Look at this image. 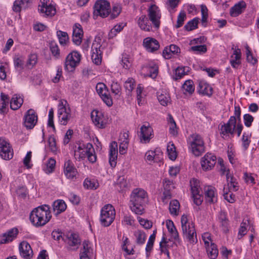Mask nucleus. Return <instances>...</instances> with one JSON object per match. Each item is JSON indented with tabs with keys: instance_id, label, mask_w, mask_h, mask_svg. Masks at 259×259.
<instances>
[{
	"instance_id": "a18cd8bd",
	"label": "nucleus",
	"mask_w": 259,
	"mask_h": 259,
	"mask_svg": "<svg viewBox=\"0 0 259 259\" xmlns=\"http://www.w3.org/2000/svg\"><path fill=\"white\" fill-rule=\"evenodd\" d=\"M169 209L171 215H177L180 209V203L177 200H172L170 202Z\"/></svg>"
},
{
	"instance_id": "ddd939ff",
	"label": "nucleus",
	"mask_w": 259,
	"mask_h": 259,
	"mask_svg": "<svg viewBox=\"0 0 259 259\" xmlns=\"http://www.w3.org/2000/svg\"><path fill=\"white\" fill-rule=\"evenodd\" d=\"M149 19L154 28L158 29L160 25L161 13L159 9L155 5H151L148 9Z\"/></svg>"
},
{
	"instance_id": "9b49d317",
	"label": "nucleus",
	"mask_w": 259,
	"mask_h": 259,
	"mask_svg": "<svg viewBox=\"0 0 259 259\" xmlns=\"http://www.w3.org/2000/svg\"><path fill=\"white\" fill-rule=\"evenodd\" d=\"M101 39L98 38H95L92 46L91 58L93 62L99 65L101 63L102 52L101 50Z\"/></svg>"
},
{
	"instance_id": "7ed1b4c3",
	"label": "nucleus",
	"mask_w": 259,
	"mask_h": 259,
	"mask_svg": "<svg viewBox=\"0 0 259 259\" xmlns=\"http://www.w3.org/2000/svg\"><path fill=\"white\" fill-rule=\"evenodd\" d=\"M74 156L78 161L84 159L87 156L89 161L91 163L96 162L97 159L94 147L90 143L86 144L77 143L74 149Z\"/></svg>"
},
{
	"instance_id": "338daca9",
	"label": "nucleus",
	"mask_w": 259,
	"mask_h": 259,
	"mask_svg": "<svg viewBox=\"0 0 259 259\" xmlns=\"http://www.w3.org/2000/svg\"><path fill=\"white\" fill-rule=\"evenodd\" d=\"M186 16V14L184 11H182L180 13L178 16L177 24L176 25L177 28H180L183 25Z\"/></svg>"
},
{
	"instance_id": "4468645a",
	"label": "nucleus",
	"mask_w": 259,
	"mask_h": 259,
	"mask_svg": "<svg viewBox=\"0 0 259 259\" xmlns=\"http://www.w3.org/2000/svg\"><path fill=\"white\" fill-rule=\"evenodd\" d=\"M91 118L94 125L98 128H104L108 123L107 116L101 111H93L91 113Z\"/></svg>"
},
{
	"instance_id": "a211bd4d",
	"label": "nucleus",
	"mask_w": 259,
	"mask_h": 259,
	"mask_svg": "<svg viewBox=\"0 0 259 259\" xmlns=\"http://www.w3.org/2000/svg\"><path fill=\"white\" fill-rule=\"evenodd\" d=\"M217 161L216 156L211 153H206L201 159V166L203 170H210L213 168Z\"/></svg>"
},
{
	"instance_id": "f3484780",
	"label": "nucleus",
	"mask_w": 259,
	"mask_h": 259,
	"mask_svg": "<svg viewBox=\"0 0 259 259\" xmlns=\"http://www.w3.org/2000/svg\"><path fill=\"white\" fill-rule=\"evenodd\" d=\"M96 91L103 101L109 107L112 106V99L110 96L106 85L102 82L98 83L96 87Z\"/></svg>"
},
{
	"instance_id": "f257e3e1",
	"label": "nucleus",
	"mask_w": 259,
	"mask_h": 259,
	"mask_svg": "<svg viewBox=\"0 0 259 259\" xmlns=\"http://www.w3.org/2000/svg\"><path fill=\"white\" fill-rule=\"evenodd\" d=\"M52 218L50 207L44 204L34 208L31 212L29 219L32 224L35 226H43L47 224Z\"/></svg>"
},
{
	"instance_id": "79ce46f5",
	"label": "nucleus",
	"mask_w": 259,
	"mask_h": 259,
	"mask_svg": "<svg viewBox=\"0 0 259 259\" xmlns=\"http://www.w3.org/2000/svg\"><path fill=\"white\" fill-rule=\"evenodd\" d=\"M57 35L61 45L64 46L68 44L69 37L67 32L58 30L57 31Z\"/></svg>"
},
{
	"instance_id": "a19ab883",
	"label": "nucleus",
	"mask_w": 259,
	"mask_h": 259,
	"mask_svg": "<svg viewBox=\"0 0 259 259\" xmlns=\"http://www.w3.org/2000/svg\"><path fill=\"white\" fill-rule=\"evenodd\" d=\"M182 88L185 94H192L195 90V87L192 80H187L183 84Z\"/></svg>"
},
{
	"instance_id": "9d476101",
	"label": "nucleus",
	"mask_w": 259,
	"mask_h": 259,
	"mask_svg": "<svg viewBox=\"0 0 259 259\" xmlns=\"http://www.w3.org/2000/svg\"><path fill=\"white\" fill-rule=\"evenodd\" d=\"M154 137V131L149 123L142 125L140 129L139 138L142 144H148Z\"/></svg>"
},
{
	"instance_id": "09e8293b",
	"label": "nucleus",
	"mask_w": 259,
	"mask_h": 259,
	"mask_svg": "<svg viewBox=\"0 0 259 259\" xmlns=\"http://www.w3.org/2000/svg\"><path fill=\"white\" fill-rule=\"evenodd\" d=\"M83 186L87 189H96L99 187V183L95 180H91L87 178L84 181Z\"/></svg>"
},
{
	"instance_id": "cd10ccee",
	"label": "nucleus",
	"mask_w": 259,
	"mask_h": 259,
	"mask_svg": "<svg viewBox=\"0 0 259 259\" xmlns=\"http://www.w3.org/2000/svg\"><path fill=\"white\" fill-rule=\"evenodd\" d=\"M93 254V249L91 243L88 241H84L80 252V259H91Z\"/></svg>"
},
{
	"instance_id": "f704fd0d",
	"label": "nucleus",
	"mask_w": 259,
	"mask_h": 259,
	"mask_svg": "<svg viewBox=\"0 0 259 259\" xmlns=\"http://www.w3.org/2000/svg\"><path fill=\"white\" fill-rule=\"evenodd\" d=\"M241 58V51L239 49H235L233 52V54L231 56L230 63L231 66L234 68H237L238 66L240 64Z\"/></svg>"
},
{
	"instance_id": "393cba45",
	"label": "nucleus",
	"mask_w": 259,
	"mask_h": 259,
	"mask_svg": "<svg viewBox=\"0 0 259 259\" xmlns=\"http://www.w3.org/2000/svg\"><path fill=\"white\" fill-rule=\"evenodd\" d=\"M18 230L17 228H13L8 231L0 235V243H8L13 241L17 236Z\"/></svg>"
},
{
	"instance_id": "c9c22d12",
	"label": "nucleus",
	"mask_w": 259,
	"mask_h": 259,
	"mask_svg": "<svg viewBox=\"0 0 259 259\" xmlns=\"http://www.w3.org/2000/svg\"><path fill=\"white\" fill-rule=\"evenodd\" d=\"M14 66L16 72L21 74L24 69V58L22 56H16L13 59Z\"/></svg>"
},
{
	"instance_id": "bb28decb",
	"label": "nucleus",
	"mask_w": 259,
	"mask_h": 259,
	"mask_svg": "<svg viewBox=\"0 0 259 259\" xmlns=\"http://www.w3.org/2000/svg\"><path fill=\"white\" fill-rule=\"evenodd\" d=\"M20 255L25 259H30L33 255V251L30 244L26 241L22 242L19 246Z\"/></svg>"
},
{
	"instance_id": "473e14b6",
	"label": "nucleus",
	"mask_w": 259,
	"mask_h": 259,
	"mask_svg": "<svg viewBox=\"0 0 259 259\" xmlns=\"http://www.w3.org/2000/svg\"><path fill=\"white\" fill-rule=\"evenodd\" d=\"M198 92L200 94L210 96L212 94V89L206 82L200 81L199 82Z\"/></svg>"
},
{
	"instance_id": "5701e85b",
	"label": "nucleus",
	"mask_w": 259,
	"mask_h": 259,
	"mask_svg": "<svg viewBox=\"0 0 259 259\" xmlns=\"http://www.w3.org/2000/svg\"><path fill=\"white\" fill-rule=\"evenodd\" d=\"M64 173L68 179H73L76 177L77 171L70 160L65 161L64 165Z\"/></svg>"
},
{
	"instance_id": "dca6fc26",
	"label": "nucleus",
	"mask_w": 259,
	"mask_h": 259,
	"mask_svg": "<svg viewBox=\"0 0 259 259\" xmlns=\"http://www.w3.org/2000/svg\"><path fill=\"white\" fill-rule=\"evenodd\" d=\"M13 150L6 139L0 138V156L5 160H10L13 157Z\"/></svg>"
},
{
	"instance_id": "6e6d98bb",
	"label": "nucleus",
	"mask_w": 259,
	"mask_h": 259,
	"mask_svg": "<svg viewBox=\"0 0 259 259\" xmlns=\"http://www.w3.org/2000/svg\"><path fill=\"white\" fill-rule=\"evenodd\" d=\"M134 235L136 239V242L137 243L142 244L144 243L145 241L146 236L144 232L138 230L135 232Z\"/></svg>"
},
{
	"instance_id": "6e6552de",
	"label": "nucleus",
	"mask_w": 259,
	"mask_h": 259,
	"mask_svg": "<svg viewBox=\"0 0 259 259\" xmlns=\"http://www.w3.org/2000/svg\"><path fill=\"white\" fill-rule=\"evenodd\" d=\"M110 5L105 0H98L94 5V15L106 18L109 15Z\"/></svg>"
},
{
	"instance_id": "72a5a7b5",
	"label": "nucleus",
	"mask_w": 259,
	"mask_h": 259,
	"mask_svg": "<svg viewBox=\"0 0 259 259\" xmlns=\"http://www.w3.org/2000/svg\"><path fill=\"white\" fill-rule=\"evenodd\" d=\"M67 207L65 202L62 200H57L53 204V210L55 215H58L64 211Z\"/></svg>"
},
{
	"instance_id": "3c124183",
	"label": "nucleus",
	"mask_w": 259,
	"mask_h": 259,
	"mask_svg": "<svg viewBox=\"0 0 259 259\" xmlns=\"http://www.w3.org/2000/svg\"><path fill=\"white\" fill-rule=\"evenodd\" d=\"M157 99L160 104L164 106H167L170 103V97L165 93L158 95Z\"/></svg>"
},
{
	"instance_id": "13d9d810",
	"label": "nucleus",
	"mask_w": 259,
	"mask_h": 259,
	"mask_svg": "<svg viewBox=\"0 0 259 259\" xmlns=\"http://www.w3.org/2000/svg\"><path fill=\"white\" fill-rule=\"evenodd\" d=\"M124 88L125 90L128 92L131 93L135 86V80L132 78H128L124 82Z\"/></svg>"
},
{
	"instance_id": "e2e57ef3",
	"label": "nucleus",
	"mask_w": 259,
	"mask_h": 259,
	"mask_svg": "<svg viewBox=\"0 0 259 259\" xmlns=\"http://www.w3.org/2000/svg\"><path fill=\"white\" fill-rule=\"evenodd\" d=\"M251 137V135L248 133H244L242 136V145L245 150H246L250 143V138Z\"/></svg>"
},
{
	"instance_id": "423d86ee",
	"label": "nucleus",
	"mask_w": 259,
	"mask_h": 259,
	"mask_svg": "<svg viewBox=\"0 0 259 259\" xmlns=\"http://www.w3.org/2000/svg\"><path fill=\"white\" fill-rule=\"evenodd\" d=\"M115 210L110 204H106L101 210L100 222L102 225L108 227L111 225L115 218Z\"/></svg>"
},
{
	"instance_id": "f03ea898",
	"label": "nucleus",
	"mask_w": 259,
	"mask_h": 259,
	"mask_svg": "<svg viewBox=\"0 0 259 259\" xmlns=\"http://www.w3.org/2000/svg\"><path fill=\"white\" fill-rule=\"evenodd\" d=\"M147 200V194L144 190L141 188L135 189L130 196V208L132 211L137 214H142Z\"/></svg>"
},
{
	"instance_id": "7c9ffc66",
	"label": "nucleus",
	"mask_w": 259,
	"mask_h": 259,
	"mask_svg": "<svg viewBox=\"0 0 259 259\" xmlns=\"http://www.w3.org/2000/svg\"><path fill=\"white\" fill-rule=\"evenodd\" d=\"M183 230L185 237L190 243H194L197 241L195 228H183Z\"/></svg>"
},
{
	"instance_id": "4be33fe9",
	"label": "nucleus",
	"mask_w": 259,
	"mask_h": 259,
	"mask_svg": "<svg viewBox=\"0 0 259 259\" xmlns=\"http://www.w3.org/2000/svg\"><path fill=\"white\" fill-rule=\"evenodd\" d=\"M164 191L162 197V200L164 203H167V200L171 198L170 191L174 188L172 182L167 179H164L163 181Z\"/></svg>"
},
{
	"instance_id": "e433bc0d",
	"label": "nucleus",
	"mask_w": 259,
	"mask_h": 259,
	"mask_svg": "<svg viewBox=\"0 0 259 259\" xmlns=\"http://www.w3.org/2000/svg\"><path fill=\"white\" fill-rule=\"evenodd\" d=\"M162 153L159 149H156L154 151L150 150L145 154L146 159L149 161H157L159 160L160 156Z\"/></svg>"
},
{
	"instance_id": "052dcab7",
	"label": "nucleus",
	"mask_w": 259,
	"mask_h": 259,
	"mask_svg": "<svg viewBox=\"0 0 259 259\" xmlns=\"http://www.w3.org/2000/svg\"><path fill=\"white\" fill-rule=\"evenodd\" d=\"M128 184V182L123 177H119L117 181V186L119 188L121 191L127 188Z\"/></svg>"
},
{
	"instance_id": "2f4dec72",
	"label": "nucleus",
	"mask_w": 259,
	"mask_h": 259,
	"mask_svg": "<svg viewBox=\"0 0 259 259\" xmlns=\"http://www.w3.org/2000/svg\"><path fill=\"white\" fill-rule=\"evenodd\" d=\"M246 5L245 2L242 1L235 4L230 9V13L231 16L236 17L240 15L246 8Z\"/></svg>"
},
{
	"instance_id": "6ab92c4d",
	"label": "nucleus",
	"mask_w": 259,
	"mask_h": 259,
	"mask_svg": "<svg viewBox=\"0 0 259 259\" xmlns=\"http://www.w3.org/2000/svg\"><path fill=\"white\" fill-rule=\"evenodd\" d=\"M236 118L234 116L230 117L226 123L221 125L220 134L223 136H227L229 135H233L236 127Z\"/></svg>"
},
{
	"instance_id": "49530a36",
	"label": "nucleus",
	"mask_w": 259,
	"mask_h": 259,
	"mask_svg": "<svg viewBox=\"0 0 259 259\" xmlns=\"http://www.w3.org/2000/svg\"><path fill=\"white\" fill-rule=\"evenodd\" d=\"M132 59L129 55L124 54L122 55L121 61V65L125 69H129L132 66Z\"/></svg>"
},
{
	"instance_id": "8fccbe9b",
	"label": "nucleus",
	"mask_w": 259,
	"mask_h": 259,
	"mask_svg": "<svg viewBox=\"0 0 259 259\" xmlns=\"http://www.w3.org/2000/svg\"><path fill=\"white\" fill-rule=\"evenodd\" d=\"M121 12V7L119 4L113 5L112 9L110 11V17L111 19L117 17Z\"/></svg>"
},
{
	"instance_id": "a878e982",
	"label": "nucleus",
	"mask_w": 259,
	"mask_h": 259,
	"mask_svg": "<svg viewBox=\"0 0 259 259\" xmlns=\"http://www.w3.org/2000/svg\"><path fill=\"white\" fill-rule=\"evenodd\" d=\"M143 46L149 52H154L159 48V44L155 38L148 37L144 39Z\"/></svg>"
},
{
	"instance_id": "37998d69",
	"label": "nucleus",
	"mask_w": 259,
	"mask_h": 259,
	"mask_svg": "<svg viewBox=\"0 0 259 259\" xmlns=\"http://www.w3.org/2000/svg\"><path fill=\"white\" fill-rule=\"evenodd\" d=\"M168 124L169 133L173 136H177L178 135V127L176 123L170 114L168 115Z\"/></svg>"
},
{
	"instance_id": "b1692460",
	"label": "nucleus",
	"mask_w": 259,
	"mask_h": 259,
	"mask_svg": "<svg viewBox=\"0 0 259 259\" xmlns=\"http://www.w3.org/2000/svg\"><path fill=\"white\" fill-rule=\"evenodd\" d=\"M150 19L146 15L143 14L137 18V23L140 29L145 31H152V25L150 22Z\"/></svg>"
},
{
	"instance_id": "5fc2aeb1",
	"label": "nucleus",
	"mask_w": 259,
	"mask_h": 259,
	"mask_svg": "<svg viewBox=\"0 0 259 259\" xmlns=\"http://www.w3.org/2000/svg\"><path fill=\"white\" fill-rule=\"evenodd\" d=\"M199 22V18H195L193 20L189 21L185 25V28L188 31L192 30L197 27Z\"/></svg>"
},
{
	"instance_id": "bf43d9fd",
	"label": "nucleus",
	"mask_w": 259,
	"mask_h": 259,
	"mask_svg": "<svg viewBox=\"0 0 259 259\" xmlns=\"http://www.w3.org/2000/svg\"><path fill=\"white\" fill-rule=\"evenodd\" d=\"M37 62V56L35 54H31L29 56L27 62V66L29 68H32L36 65Z\"/></svg>"
},
{
	"instance_id": "864d4df0",
	"label": "nucleus",
	"mask_w": 259,
	"mask_h": 259,
	"mask_svg": "<svg viewBox=\"0 0 259 259\" xmlns=\"http://www.w3.org/2000/svg\"><path fill=\"white\" fill-rule=\"evenodd\" d=\"M189 51L197 54H202L206 52L207 48L205 45H197L191 47Z\"/></svg>"
},
{
	"instance_id": "774afa93",
	"label": "nucleus",
	"mask_w": 259,
	"mask_h": 259,
	"mask_svg": "<svg viewBox=\"0 0 259 259\" xmlns=\"http://www.w3.org/2000/svg\"><path fill=\"white\" fill-rule=\"evenodd\" d=\"M83 30L81 25L75 24L73 27L72 35L83 36Z\"/></svg>"
},
{
	"instance_id": "de8ad7c7",
	"label": "nucleus",
	"mask_w": 259,
	"mask_h": 259,
	"mask_svg": "<svg viewBox=\"0 0 259 259\" xmlns=\"http://www.w3.org/2000/svg\"><path fill=\"white\" fill-rule=\"evenodd\" d=\"M48 144L50 151L54 154H56L58 151V147L56 144V140L54 136L52 135L49 137Z\"/></svg>"
},
{
	"instance_id": "c756f323",
	"label": "nucleus",
	"mask_w": 259,
	"mask_h": 259,
	"mask_svg": "<svg viewBox=\"0 0 259 259\" xmlns=\"http://www.w3.org/2000/svg\"><path fill=\"white\" fill-rule=\"evenodd\" d=\"M30 4V0H16L14 2L12 9L14 12H19L28 8Z\"/></svg>"
},
{
	"instance_id": "412c9836",
	"label": "nucleus",
	"mask_w": 259,
	"mask_h": 259,
	"mask_svg": "<svg viewBox=\"0 0 259 259\" xmlns=\"http://www.w3.org/2000/svg\"><path fill=\"white\" fill-rule=\"evenodd\" d=\"M37 121V116L33 109L28 110L24 118V125L27 129H32Z\"/></svg>"
},
{
	"instance_id": "680f3d73",
	"label": "nucleus",
	"mask_w": 259,
	"mask_h": 259,
	"mask_svg": "<svg viewBox=\"0 0 259 259\" xmlns=\"http://www.w3.org/2000/svg\"><path fill=\"white\" fill-rule=\"evenodd\" d=\"M118 145L116 142H112L110 145L109 156H117L118 155Z\"/></svg>"
},
{
	"instance_id": "4d7b16f0",
	"label": "nucleus",
	"mask_w": 259,
	"mask_h": 259,
	"mask_svg": "<svg viewBox=\"0 0 259 259\" xmlns=\"http://www.w3.org/2000/svg\"><path fill=\"white\" fill-rule=\"evenodd\" d=\"M50 48L52 55L56 58H59L60 57V53L58 46L55 42H52L50 44Z\"/></svg>"
},
{
	"instance_id": "f8f14e48",
	"label": "nucleus",
	"mask_w": 259,
	"mask_h": 259,
	"mask_svg": "<svg viewBox=\"0 0 259 259\" xmlns=\"http://www.w3.org/2000/svg\"><path fill=\"white\" fill-rule=\"evenodd\" d=\"M190 185L194 203L198 206L200 205L203 201V198L200 194L199 181L193 178L190 180Z\"/></svg>"
},
{
	"instance_id": "c85d7f7f",
	"label": "nucleus",
	"mask_w": 259,
	"mask_h": 259,
	"mask_svg": "<svg viewBox=\"0 0 259 259\" xmlns=\"http://www.w3.org/2000/svg\"><path fill=\"white\" fill-rule=\"evenodd\" d=\"M206 201L209 203H214L218 200L215 189L212 186H207L204 189Z\"/></svg>"
},
{
	"instance_id": "0e129e2a",
	"label": "nucleus",
	"mask_w": 259,
	"mask_h": 259,
	"mask_svg": "<svg viewBox=\"0 0 259 259\" xmlns=\"http://www.w3.org/2000/svg\"><path fill=\"white\" fill-rule=\"evenodd\" d=\"M122 223L124 226H135L136 225L135 220L131 215L124 216Z\"/></svg>"
},
{
	"instance_id": "1a4fd4ad",
	"label": "nucleus",
	"mask_w": 259,
	"mask_h": 259,
	"mask_svg": "<svg viewBox=\"0 0 259 259\" xmlns=\"http://www.w3.org/2000/svg\"><path fill=\"white\" fill-rule=\"evenodd\" d=\"M81 55L76 51L70 53L66 57L65 62V68L68 71H73L79 64Z\"/></svg>"
},
{
	"instance_id": "2eb2a0df",
	"label": "nucleus",
	"mask_w": 259,
	"mask_h": 259,
	"mask_svg": "<svg viewBox=\"0 0 259 259\" xmlns=\"http://www.w3.org/2000/svg\"><path fill=\"white\" fill-rule=\"evenodd\" d=\"M38 10L42 16L52 17L56 13L55 7L51 0H43L39 5Z\"/></svg>"
},
{
	"instance_id": "69168bd1",
	"label": "nucleus",
	"mask_w": 259,
	"mask_h": 259,
	"mask_svg": "<svg viewBox=\"0 0 259 259\" xmlns=\"http://www.w3.org/2000/svg\"><path fill=\"white\" fill-rule=\"evenodd\" d=\"M182 227H194V224L192 221L190 220L187 215H183L181 218Z\"/></svg>"
},
{
	"instance_id": "aec40b11",
	"label": "nucleus",
	"mask_w": 259,
	"mask_h": 259,
	"mask_svg": "<svg viewBox=\"0 0 259 259\" xmlns=\"http://www.w3.org/2000/svg\"><path fill=\"white\" fill-rule=\"evenodd\" d=\"M158 68L157 65L153 62H150L142 66L141 74L144 77H150L155 78L158 74Z\"/></svg>"
},
{
	"instance_id": "c03bdc74",
	"label": "nucleus",
	"mask_w": 259,
	"mask_h": 259,
	"mask_svg": "<svg viewBox=\"0 0 259 259\" xmlns=\"http://www.w3.org/2000/svg\"><path fill=\"white\" fill-rule=\"evenodd\" d=\"M126 24L124 23H120L114 26L110 31L108 36L109 38H112L115 37L117 33L120 32L125 26Z\"/></svg>"
},
{
	"instance_id": "603ef678",
	"label": "nucleus",
	"mask_w": 259,
	"mask_h": 259,
	"mask_svg": "<svg viewBox=\"0 0 259 259\" xmlns=\"http://www.w3.org/2000/svg\"><path fill=\"white\" fill-rule=\"evenodd\" d=\"M55 165L56 160L53 158H49L46 164V167L44 168L45 172L46 174L52 172L55 169Z\"/></svg>"
},
{
	"instance_id": "39448f33",
	"label": "nucleus",
	"mask_w": 259,
	"mask_h": 259,
	"mask_svg": "<svg viewBox=\"0 0 259 259\" xmlns=\"http://www.w3.org/2000/svg\"><path fill=\"white\" fill-rule=\"evenodd\" d=\"M57 114L59 123L63 125H67L71 119V113L69 105L66 100H59Z\"/></svg>"
},
{
	"instance_id": "0eeeda50",
	"label": "nucleus",
	"mask_w": 259,
	"mask_h": 259,
	"mask_svg": "<svg viewBox=\"0 0 259 259\" xmlns=\"http://www.w3.org/2000/svg\"><path fill=\"white\" fill-rule=\"evenodd\" d=\"M63 240L66 244V248L69 251L77 250L81 244L78 234L73 232H69L64 235Z\"/></svg>"
},
{
	"instance_id": "58836bf2",
	"label": "nucleus",
	"mask_w": 259,
	"mask_h": 259,
	"mask_svg": "<svg viewBox=\"0 0 259 259\" xmlns=\"http://www.w3.org/2000/svg\"><path fill=\"white\" fill-rule=\"evenodd\" d=\"M205 247L208 256L210 258L215 259L217 257L219 251L217 246L213 243H211V244L205 246Z\"/></svg>"
},
{
	"instance_id": "4c0bfd02",
	"label": "nucleus",
	"mask_w": 259,
	"mask_h": 259,
	"mask_svg": "<svg viewBox=\"0 0 259 259\" xmlns=\"http://www.w3.org/2000/svg\"><path fill=\"white\" fill-rule=\"evenodd\" d=\"M23 102V100L20 96L15 95L11 99L10 107L13 110H17L21 107Z\"/></svg>"
},
{
	"instance_id": "20e7f679",
	"label": "nucleus",
	"mask_w": 259,
	"mask_h": 259,
	"mask_svg": "<svg viewBox=\"0 0 259 259\" xmlns=\"http://www.w3.org/2000/svg\"><path fill=\"white\" fill-rule=\"evenodd\" d=\"M188 150L195 156H199L205 151V146L203 138L200 135L194 133L187 139Z\"/></svg>"
},
{
	"instance_id": "ea45409f",
	"label": "nucleus",
	"mask_w": 259,
	"mask_h": 259,
	"mask_svg": "<svg viewBox=\"0 0 259 259\" xmlns=\"http://www.w3.org/2000/svg\"><path fill=\"white\" fill-rule=\"evenodd\" d=\"M167 155L170 159L175 160L177 157V153L176 150V147L172 142H169L167 146Z\"/></svg>"
}]
</instances>
